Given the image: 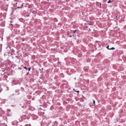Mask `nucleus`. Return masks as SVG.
Listing matches in <instances>:
<instances>
[{
    "mask_svg": "<svg viewBox=\"0 0 126 126\" xmlns=\"http://www.w3.org/2000/svg\"><path fill=\"white\" fill-rule=\"evenodd\" d=\"M109 45H108L107 47V48L109 50H114L115 49V48L114 47H112L111 48H109Z\"/></svg>",
    "mask_w": 126,
    "mask_h": 126,
    "instance_id": "1",
    "label": "nucleus"
},
{
    "mask_svg": "<svg viewBox=\"0 0 126 126\" xmlns=\"http://www.w3.org/2000/svg\"><path fill=\"white\" fill-rule=\"evenodd\" d=\"M93 103L94 105H95V102L94 100H93Z\"/></svg>",
    "mask_w": 126,
    "mask_h": 126,
    "instance_id": "2",
    "label": "nucleus"
},
{
    "mask_svg": "<svg viewBox=\"0 0 126 126\" xmlns=\"http://www.w3.org/2000/svg\"><path fill=\"white\" fill-rule=\"evenodd\" d=\"M77 31V30H76L74 31L73 32L74 33H75Z\"/></svg>",
    "mask_w": 126,
    "mask_h": 126,
    "instance_id": "3",
    "label": "nucleus"
},
{
    "mask_svg": "<svg viewBox=\"0 0 126 126\" xmlns=\"http://www.w3.org/2000/svg\"><path fill=\"white\" fill-rule=\"evenodd\" d=\"M111 2V1L110 0H109V1L108 2V3H110Z\"/></svg>",
    "mask_w": 126,
    "mask_h": 126,
    "instance_id": "4",
    "label": "nucleus"
},
{
    "mask_svg": "<svg viewBox=\"0 0 126 126\" xmlns=\"http://www.w3.org/2000/svg\"><path fill=\"white\" fill-rule=\"evenodd\" d=\"M76 92L77 93H79V91H76Z\"/></svg>",
    "mask_w": 126,
    "mask_h": 126,
    "instance_id": "5",
    "label": "nucleus"
},
{
    "mask_svg": "<svg viewBox=\"0 0 126 126\" xmlns=\"http://www.w3.org/2000/svg\"><path fill=\"white\" fill-rule=\"evenodd\" d=\"M24 68L25 69H26V70H27V68L26 67H25Z\"/></svg>",
    "mask_w": 126,
    "mask_h": 126,
    "instance_id": "6",
    "label": "nucleus"
},
{
    "mask_svg": "<svg viewBox=\"0 0 126 126\" xmlns=\"http://www.w3.org/2000/svg\"><path fill=\"white\" fill-rule=\"evenodd\" d=\"M73 90L74 91H75V92H76V91L75 90V89H74V88H73Z\"/></svg>",
    "mask_w": 126,
    "mask_h": 126,
    "instance_id": "7",
    "label": "nucleus"
},
{
    "mask_svg": "<svg viewBox=\"0 0 126 126\" xmlns=\"http://www.w3.org/2000/svg\"><path fill=\"white\" fill-rule=\"evenodd\" d=\"M74 35V34H73L72 35H71L70 36V37H71L72 36H73Z\"/></svg>",
    "mask_w": 126,
    "mask_h": 126,
    "instance_id": "8",
    "label": "nucleus"
},
{
    "mask_svg": "<svg viewBox=\"0 0 126 126\" xmlns=\"http://www.w3.org/2000/svg\"><path fill=\"white\" fill-rule=\"evenodd\" d=\"M31 68H30L28 70H29V71H30V70H31Z\"/></svg>",
    "mask_w": 126,
    "mask_h": 126,
    "instance_id": "9",
    "label": "nucleus"
},
{
    "mask_svg": "<svg viewBox=\"0 0 126 126\" xmlns=\"http://www.w3.org/2000/svg\"><path fill=\"white\" fill-rule=\"evenodd\" d=\"M100 7L101 8V3H100Z\"/></svg>",
    "mask_w": 126,
    "mask_h": 126,
    "instance_id": "10",
    "label": "nucleus"
},
{
    "mask_svg": "<svg viewBox=\"0 0 126 126\" xmlns=\"http://www.w3.org/2000/svg\"><path fill=\"white\" fill-rule=\"evenodd\" d=\"M29 72H28V73H27V75H28V74H29Z\"/></svg>",
    "mask_w": 126,
    "mask_h": 126,
    "instance_id": "11",
    "label": "nucleus"
},
{
    "mask_svg": "<svg viewBox=\"0 0 126 126\" xmlns=\"http://www.w3.org/2000/svg\"><path fill=\"white\" fill-rule=\"evenodd\" d=\"M117 17H118L117 16H116V18H117Z\"/></svg>",
    "mask_w": 126,
    "mask_h": 126,
    "instance_id": "12",
    "label": "nucleus"
},
{
    "mask_svg": "<svg viewBox=\"0 0 126 126\" xmlns=\"http://www.w3.org/2000/svg\"><path fill=\"white\" fill-rule=\"evenodd\" d=\"M74 79H76V78H75Z\"/></svg>",
    "mask_w": 126,
    "mask_h": 126,
    "instance_id": "13",
    "label": "nucleus"
},
{
    "mask_svg": "<svg viewBox=\"0 0 126 126\" xmlns=\"http://www.w3.org/2000/svg\"><path fill=\"white\" fill-rule=\"evenodd\" d=\"M4 71V70H3H3L2 71Z\"/></svg>",
    "mask_w": 126,
    "mask_h": 126,
    "instance_id": "14",
    "label": "nucleus"
}]
</instances>
